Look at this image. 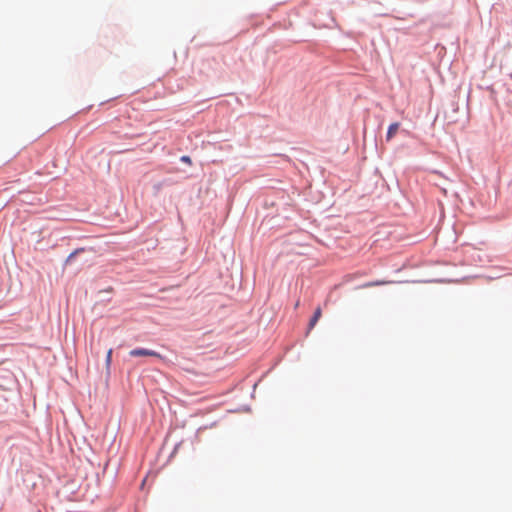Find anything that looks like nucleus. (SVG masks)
I'll list each match as a JSON object with an SVG mask.
<instances>
[{
    "label": "nucleus",
    "mask_w": 512,
    "mask_h": 512,
    "mask_svg": "<svg viewBox=\"0 0 512 512\" xmlns=\"http://www.w3.org/2000/svg\"><path fill=\"white\" fill-rule=\"evenodd\" d=\"M130 356L138 357V356H151L161 358V355L153 350L137 348L133 349L129 352Z\"/></svg>",
    "instance_id": "f257e3e1"
},
{
    "label": "nucleus",
    "mask_w": 512,
    "mask_h": 512,
    "mask_svg": "<svg viewBox=\"0 0 512 512\" xmlns=\"http://www.w3.org/2000/svg\"><path fill=\"white\" fill-rule=\"evenodd\" d=\"M399 127H400V123H398V122L390 124V126L388 127L387 134H386L387 141H390L397 134Z\"/></svg>",
    "instance_id": "f03ea898"
},
{
    "label": "nucleus",
    "mask_w": 512,
    "mask_h": 512,
    "mask_svg": "<svg viewBox=\"0 0 512 512\" xmlns=\"http://www.w3.org/2000/svg\"><path fill=\"white\" fill-rule=\"evenodd\" d=\"M322 316V310L320 307H317L314 311V314L309 322V331L314 328L320 317Z\"/></svg>",
    "instance_id": "7ed1b4c3"
},
{
    "label": "nucleus",
    "mask_w": 512,
    "mask_h": 512,
    "mask_svg": "<svg viewBox=\"0 0 512 512\" xmlns=\"http://www.w3.org/2000/svg\"><path fill=\"white\" fill-rule=\"evenodd\" d=\"M389 283H391V282L390 281L380 280V281H374V282L367 283V284L364 285V287L380 286V285H386V284H389Z\"/></svg>",
    "instance_id": "20e7f679"
},
{
    "label": "nucleus",
    "mask_w": 512,
    "mask_h": 512,
    "mask_svg": "<svg viewBox=\"0 0 512 512\" xmlns=\"http://www.w3.org/2000/svg\"><path fill=\"white\" fill-rule=\"evenodd\" d=\"M112 360V349H109L106 355V365L109 366Z\"/></svg>",
    "instance_id": "39448f33"
},
{
    "label": "nucleus",
    "mask_w": 512,
    "mask_h": 512,
    "mask_svg": "<svg viewBox=\"0 0 512 512\" xmlns=\"http://www.w3.org/2000/svg\"><path fill=\"white\" fill-rule=\"evenodd\" d=\"M80 251H83V249H77V250H75L74 252H72V253L68 256V258H67V260H66V261H67V262H69V261H70L73 257H75V255H76L78 252H80Z\"/></svg>",
    "instance_id": "423d86ee"
},
{
    "label": "nucleus",
    "mask_w": 512,
    "mask_h": 512,
    "mask_svg": "<svg viewBox=\"0 0 512 512\" xmlns=\"http://www.w3.org/2000/svg\"><path fill=\"white\" fill-rule=\"evenodd\" d=\"M181 161L185 162V163H188V164H191V159H190L189 156H182L181 157Z\"/></svg>",
    "instance_id": "0eeeda50"
}]
</instances>
